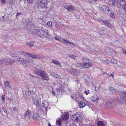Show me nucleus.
<instances>
[{"mask_svg":"<svg viewBox=\"0 0 126 126\" xmlns=\"http://www.w3.org/2000/svg\"><path fill=\"white\" fill-rule=\"evenodd\" d=\"M32 105L36 106V108L40 109L43 112L46 111L48 106V103L47 102L44 101L41 103L40 96H37L35 94V96L32 97Z\"/></svg>","mask_w":126,"mask_h":126,"instance_id":"obj_1","label":"nucleus"},{"mask_svg":"<svg viewBox=\"0 0 126 126\" xmlns=\"http://www.w3.org/2000/svg\"><path fill=\"white\" fill-rule=\"evenodd\" d=\"M24 25L28 31L30 32V33L35 35H39L40 34V28L39 29H35L33 30L32 28H33L34 26L32 23L29 20V19L27 18L24 22Z\"/></svg>","mask_w":126,"mask_h":126,"instance_id":"obj_2","label":"nucleus"},{"mask_svg":"<svg viewBox=\"0 0 126 126\" xmlns=\"http://www.w3.org/2000/svg\"><path fill=\"white\" fill-rule=\"evenodd\" d=\"M89 59L87 58L83 57L82 58V61L83 63H77L76 64V66L81 69H85L86 68H89L92 65V64L91 63L86 61H88Z\"/></svg>","mask_w":126,"mask_h":126,"instance_id":"obj_3","label":"nucleus"},{"mask_svg":"<svg viewBox=\"0 0 126 126\" xmlns=\"http://www.w3.org/2000/svg\"><path fill=\"white\" fill-rule=\"evenodd\" d=\"M118 94L120 97L117 98V101L121 104L126 103V92L125 91L119 92Z\"/></svg>","mask_w":126,"mask_h":126,"instance_id":"obj_4","label":"nucleus"},{"mask_svg":"<svg viewBox=\"0 0 126 126\" xmlns=\"http://www.w3.org/2000/svg\"><path fill=\"white\" fill-rule=\"evenodd\" d=\"M38 9H46L47 4V0H38Z\"/></svg>","mask_w":126,"mask_h":126,"instance_id":"obj_5","label":"nucleus"},{"mask_svg":"<svg viewBox=\"0 0 126 126\" xmlns=\"http://www.w3.org/2000/svg\"><path fill=\"white\" fill-rule=\"evenodd\" d=\"M20 54L22 55H24L25 57H28L31 59L32 58H37L40 59L41 57L40 56H36L33 53L30 54L28 52H21Z\"/></svg>","mask_w":126,"mask_h":126,"instance_id":"obj_6","label":"nucleus"},{"mask_svg":"<svg viewBox=\"0 0 126 126\" xmlns=\"http://www.w3.org/2000/svg\"><path fill=\"white\" fill-rule=\"evenodd\" d=\"M26 58L24 60L22 58L19 57L18 61L20 62L23 64H25L28 63H30L32 62V60L28 57H25Z\"/></svg>","mask_w":126,"mask_h":126,"instance_id":"obj_7","label":"nucleus"},{"mask_svg":"<svg viewBox=\"0 0 126 126\" xmlns=\"http://www.w3.org/2000/svg\"><path fill=\"white\" fill-rule=\"evenodd\" d=\"M120 7L126 12V2L124 0H118Z\"/></svg>","mask_w":126,"mask_h":126,"instance_id":"obj_8","label":"nucleus"},{"mask_svg":"<svg viewBox=\"0 0 126 126\" xmlns=\"http://www.w3.org/2000/svg\"><path fill=\"white\" fill-rule=\"evenodd\" d=\"M62 42L64 44L69 46L70 47H71V46H76V45L74 44L73 42H70L69 40L66 39H62Z\"/></svg>","mask_w":126,"mask_h":126,"instance_id":"obj_9","label":"nucleus"},{"mask_svg":"<svg viewBox=\"0 0 126 126\" xmlns=\"http://www.w3.org/2000/svg\"><path fill=\"white\" fill-rule=\"evenodd\" d=\"M40 77L42 78L43 79L47 81L49 79L47 74L45 71H42Z\"/></svg>","mask_w":126,"mask_h":126,"instance_id":"obj_10","label":"nucleus"},{"mask_svg":"<svg viewBox=\"0 0 126 126\" xmlns=\"http://www.w3.org/2000/svg\"><path fill=\"white\" fill-rule=\"evenodd\" d=\"M80 116V114L78 113L72 116V117L73 118L72 120L76 122L78 121H80L82 119V118Z\"/></svg>","mask_w":126,"mask_h":126,"instance_id":"obj_11","label":"nucleus"},{"mask_svg":"<svg viewBox=\"0 0 126 126\" xmlns=\"http://www.w3.org/2000/svg\"><path fill=\"white\" fill-rule=\"evenodd\" d=\"M70 72L74 76H78L79 74L80 71L78 69L74 68L70 70Z\"/></svg>","mask_w":126,"mask_h":126,"instance_id":"obj_12","label":"nucleus"},{"mask_svg":"<svg viewBox=\"0 0 126 126\" xmlns=\"http://www.w3.org/2000/svg\"><path fill=\"white\" fill-rule=\"evenodd\" d=\"M39 36L42 37H47L48 36V34L44 30H43L42 29L40 28Z\"/></svg>","mask_w":126,"mask_h":126,"instance_id":"obj_13","label":"nucleus"},{"mask_svg":"<svg viewBox=\"0 0 126 126\" xmlns=\"http://www.w3.org/2000/svg\"><path fill=\"white\" fill-rule=\"evenodd\" d=\"M86 82L87 85L88 86H93V85L94 83H93V80L91 78L87 79Z\"/></svg>","mask_w":126,"mask_h":126,"instance_id":"obj_14","label":"nucleus"},{"mask_svg":"<svg viewBox=\"0 0 126 126\" xmlns=\"http://www.w3.org/2000/svg\"><path fill=\"white\" fill-rule=\"evenodd\" d=\"M11 56L12 57V61H11V60L10 61L9 60H9V64H12L13 63H14L15 62V61L16 60H17L18 61V60L19 58H17L15 56H14L15 55V54H11Z\"/></svg>","mask_w":126,"mask_h":126,"instance_id":"obj_15","label":"nucleus"},{"mask_svg":"<svg viewBox=\"0 0 126 126\" xmlns=\"http://www.w3.org/2000/svg\"><path fill=\"white\" fill-rule=\"evenodd\" d=\"M109 90L110 91V94H115L118 92V90L113 87H110L109 88Z\"/></svg>","mask_w":126,"mask_h":126,"instance_id":"obj_16","label":"nucleus"},{"mask_svg":"<svg viewBox=\"0 0 126 126\" xmlns=\"http://www.w3.org/2000/svg\"><path fill=\"white\" fill-rule=\"evenodd\" d=\"M9 61L8 59H3L2 60H0V65H3L4 63L6 64H9Z\"/></svg>","mask_w":126,"mask_h":126,"instance_id":"obj_17","label":"nucleus"},{"mask_svg":"<svg viewBox=\"0 0 126 126\" xmlns=\"http://www.w3.org/2000/svg\"><path fill=\"white\" fill-rule=\"evenodd\" d=\"M107 6L105 5H100L98 9L100 12L101 13H103L106 9Z\"/></svg>","mask_w":126,"mask_h":126,"instance_id":"obj_18","label":"nucleus"},{"mask_svg":"<svg viewBox=\"0 0 126 126\" xmlns=\"http://www.w3.org/2000/svg\"><path fill=\"white\" fill-rule=\"evenodd\" d=\"M4 84L5 87L8 90H10L11 89V85L9 84V81H5L4 82Z\"/></svg>","mask_w":126,"mask_h":126,"instance_id":"obj_19","label":"nucleus"},{"mask_svg":"<svg viewBox=\"0 0 126 126\" xmlns=\"http://www.w3.org/2000/svg\"><path fill=\"white\" fill-rule=\"evenodd\" d=\"M99 99V98L97 97V95L96 94H94L91 99L92 101L96 103L97 102Z\"/></svg>","mask_w":126,"mask_h":126,"instance_id":"obj_20","label":"nucleus"},{"mask_svg":"<svg viewBox=\"0 0 126 126\" xmlns=\"http://www.w3.org/2000/svg\"><path fill=\"white\" fill-rule=\"evenodd\" d=\"M33 119L34 120H39L40 119V117L38 113H35L33 116Z\"/></svg>","mask_w":126,"mask_h":126,"instance_id":"obj_21","label":"nucleus"},{"mask_svg":"<svg viewBox=\"0 0 126 126\" xmlns=\"http://www.w3.org/2000/svg\"><path fill=\"white\" fill-rule=\"evenodd\" d=\"M93 86L94 87V88L93 89V90H98L100 87L99 84L97 82L95 83L94 85V84Z\"/></svg>","mask_w":126,"mask_h":126,"instance_id":"obj_22","label":"nucleus"},{"mask_svg":"<svg viewBox=\"0 0 126 126\" xmlns=\"http://www.w3.org/2000/svg\"><path fill=\"white\" fill-rule=\"evenodd\" d=\"M50 74L52 76L54 77L55 78H56L58 79H61V76L56 73L55 72H51L50 73Z\"/></svg>","mask_w":126,"mask_h":126,"instance_id":"obj_23","label":"nucleus"},{"mask_svg":"<svg viewBox=\"0 0 126 126\" xmlns=\"http://www.w3.org/2000/svg\"><path fill=\"white\" fill-rule=\"evenodd\" d=\"M31 114V112L30 110H27L24 114V117L25 118L26 117L27 118H29Z\"/></svg>","mask_w":126,"mask_h":126,"instance_id":"obj_24","label":"nucleus"},{"mask_svg":"<svg viewBox=\"0 0 126 126\" xmlns=\"http://www.w3.org/2000/svg\"><path fill=\"white\" fill-rule=\"evenodd\" d=\"M103 22L105 24V26H107L108 28H112L111 24L107 21L104 20L103 21Z\"/></svg>","mask_w":126,"mask_h":126,"instance_id":"obj_25","label":"nucleus"},{"mask_svg":"<svg viewBox=\"0 0 126 126\" xmlns=\"http://www.w3.org/2000/svg\"><path fill=\"white\" fill-rule=\"evenodd\" d=\"M106 8L103 13L106 15H108L110 13V10L109 7L108 6H107Z\"/></svg>","mask_w":126,"mask_h":126,"instance_id":"obj_26","label":"nucleus"},{"mask_svg":"<svg viewBox=\"0 0 126 126\" xmlns=\"http://www.w3.org/2000/svg\"><path fill=\"white\" fill-rule=\"evenodd\" d=\"M110 55L111 56H116L117 55L116 53L111 48L110 49Z\"/></svg>","mask_w":126,"mask_h":126,"instance_id":"obj_27","label":"nucleus"},{"mask_svg":"<svg viewBox=\"0 0 126 126\" xmlns=\"http://www.w3.org/2000/svg\"><path fill=\"white\" fill-rule=\"evenodd\" d=\"M52 62L54 64L59 66H61V65L60 62L57 60L53 59L52 60Z\"/></svg>","mask_w":126,"mask_h":126,"instance_id":"obj_28","label":"nucleus"},{"mask_svg":"<svg viewBox=\"0 0 126 126\" xmlns=\"http://www.w3.org/2000/svg\"><path fill=\"white\" fill-rule=\"evenodd\" d=\"M86 105L85 102L83 101H80L79 103V106L80 108H83Z\"/></svg>","mask_w":126,"mask_h":126,"instance_id":"obj_29","label":"nucleus"},{"mask_svg":"<svg viewBox=\"0 0 126 126\" xmlns=\"http://www.w3.org/2000/svg\"><path fill=\"white\" fill-rule=\"evenodd\" d=\"M97 126H105V124L102 121H99L97 123Z\"/></svg>","mask_w":126,"mask_h":126,"instance_id":"obj_30","label":"nucleus"},{"mask_svg":"<svg viewBox=\"0 0 126 126\" xmlns=\"http://www.w3.org/2000/svg\"><path fill=\"white\" fill-rule=\"evenodd\" d=\"M29 89L30 91L32 93H34L36 91L35 88L33 87H29Z\"/></svg>","mask_w":126,"mask_h":126,"instance_id":"obj_31","label":"nucleus"},{"mask_svg":"<svg viewBox=\"0 0 126 126\" xmlns=\"http://www.w3.org/2000/svg\"><path fill=\"white\" fill-rule=\"evenodd\" d=\"M58 92V93L60 94V93H63L65 92V91L63 89L61 88H59L57 89Z\"/></svg>","mask_w":126,"mask_h":126,"instance_id":"obj_32","label":"nucleus"},{"mask_svg":"<svg viewBox=\"0 0 126 126\" xmlns=\"http://www.w3.org/2000/svg\"><path fill=\"white\" fill-rule=\"evenodd\" d=\"M61 119L59 118L56 120V124L57 125H58L59 126H61L62 124L61 123Z\"/></svg>","mask_w":126,"mask_h":126,"instance_id":"obj_33","label":"nucleus"},{"mask_svg":"<svg viewBox=\"0 0 126 126\" xmlns=\"http://www.w3.org/2000/svg\"><path fill=\"white\" fill-rule=\"evenodd\" d=\"M13 8L11 7H8L6 9V11L8 14H9L13 12Z\"/></svg>","mask_w":126,"mask_h":126,"instance_id":"obj_34","label":"nucleus"},{"mask_svg":"<svg viewBox=\"0 0 126 126\" xmlns=\"http://www.w3.org/2000/svg\"><path fill=\"white\" fill-rule=\"evenodd\" d=\"M106 106L109 108H112L113 107L112 104L110 102H107L106 103Z\"/></svg>","mask_w":126,"mask_h":126,"instance_id":"obj_35","label":"nucleus"},{"mask_svg":"<svg viewBox=\"0 0 126 126\" xmlns=\"http://www.w3.org/2000/svg\"><path fill=\"white\" fill-rule=\"evenodd\" d=\"M69 117V115L67 113H65V114L63 116L62 118L64 120H66Z\"/></svg>","mask_w":126,"mask_h":126,"instance_id":"obj_36","label":"nucleus"},{"mask_svg":"<svg viewBox=\"0 0 126 126\" xmlns=\"http://www.w3.org/2000/svg\"><path fill=\"white\" fill-rule=\"evenodd\" d=\"M115 3H116V1L115 0H110L109 2V3L112 6L115 5Z\"/></svg>","mask_w":126,"mask_h":126,"instance_id":"obj_37","label":"nucleus"},{"mask_svg":"<svg viewBox=\"0 0 126 126\" xmlns=\"http://www.w3.org/2000/svg\"><path fill=\"white\" fill-rule=\"evenodd\" d=\"M26 44L30 47H32L34 46L33 42H30L26 43Z\"/></svg>","mask_w":126,"mask_h":126,"instance_id":"obj_38","label":"nucleus"},{"mask_svg":"<svg viewBox=\"0 0 126 126\" xmlns=\"http://www.w3.org/2000/svg\"><path fill=\"white\" fill-rule=\"evenodd\" d=\"M42 71L41 70H40L38 69L36 70V71L35 72L36 74L38 75H39L40 76L42 72Z\"/></svg>","mask_w":126,"mask_h":126,"instance_id":"obj_39","label":"nucleus"},{"mask_svg":"<svg viewBox=\"0 0 126 126\" xmlns=\"http://www.w3.org/2000/svg\"><path fill=\"white\" fill-rule=\"evenodd\" d=\"M0 16V21H4L6 20V19L4 18L6 16L4 15V16Z\"/></svg>","mask_w":126,"mask_h":126,"instance_id":"obj_40","label":"nucleus"},{"mask_svg":"<svg viewBox=\"0 0 126 126\" xmlns=\"http://www.w3.org/2000/svg\"><path fill=\"white\" fill-rule=\"evenodd\" d=\"M0 16V21H4L6 20V19L4 18L6 16L4 15V16Z\"/></svg>","mask_w":126,"mask_h":126,"instance_id":"obj_41","label":"nucleus"},{"mask_svg":"<svg viewBox=\"0 0 126 126\" xmlns=\"http://www.w3.org/2000/svg\"><path fill=\"white\" fill-rule=\"evenodd\" d=\"M70 10L72 11L74 10V8L72 7L71 5H69V9L68 11L69 12Z\"/></svg>","mask_w":126,"mask_h":126,"instance_id":"obj_42","label":"nucleus"},{"mask_svg":"<svg viewBox=\"0 0 126 126\" xmlns=\"http://www.w3.org/2000/svg\"><path fill=\"white\" fill-rule=\"evenodd\" d=\"M110 16L112 18H114L115 17V16L114 13L112 12V11H110Z\"/></svg>","mask_w":126,"mask_h":126,"instance_id":"obj_43","label":"nucleus"},{"mask_svg":"<svg viewBox=\"0 0 126 126\" xmlns=\"http://www.w3.org/2000/svg\"><path fill=\"white\" fill-rule=\"evenodd\" d=\"M52 23L51 21L48 22L47 23V25L49 27H51L52 26Z\"/></svg>","mask_w":126,"mask_h":126,"instance_id":"obj_44","label":"nucleus"},{"mask_svg":"<svg viewBox=\"0 0 126 126\" xmlns=\"http://www.w3.org/2000/svg\"><path fill=\"white\" fill-rule=\"evenodd\" d=\"M90 3H92L95 2L97 0H87Z\"/></svg>","mask_w":126,"mask_h":126,"instance_id":"obj_45","label":"nucleus"},{"mask_svg":"<svg viewBox=\"0 0 126 126\" xmlns=\"http://www.w3.org/2000/svg\"><path fill=\"white\" fill-rule=\"evenodd\" d=\"M4 96V95H3L1 98V100L3 102H4L5 101V97Z\"/></svg>","mask_w":126,"mask_h":126,"instance_id":"obj_46","label":"nucleus"},{"mask_svg":"<svg viewBox=\"0 0 126 126\" xmlns=\"http://www.w3.org/2000/svg\"><path fill=\"white\" fill-rule=\"evenodd\" d=\"M2 109L7 114H8V111L5 108L2 107Z\"/></svg>","mask_w":126,"mask_h":126,"instance_id":"obj_47","label":"nucleus"},{"mask_svg":"<svg viewBox=\"0 0 126 126\" xmlns=\"http://www.w3.org/2000/svg\"><path fill=\"white\" fill-rule=\"evenodd\" d=\"M70 58H71L72 59H76L77 58L76 57V56L73 55H71V56H70Z\"/></svg>","mask_w":126,"mask_h":126,"instance_id":"obj_48","label":"nucleus"},{"mask_svg":"<svg viewBox=\"0 0 126 126\" xmlns=\"http://www.w3.org/2000/svg\"><path fill=\"white\" fill-rule=\"evenodd\" d=\"M84 93L86 95H88L90 94L89 91V90H87L84 91Z\"/></svg>","mask_w":126,"mask_h":126,"instance_id":"obj_49","label":"nucleus"},{"mask_svg":"<svg viewBox=\"0 0 126 126\" xmlns=\"http://www.w3.org/2000/svg\"><path fill=\"white\" fill-rule=\"evenodd\" d=\"M25 94L27 96H28L30 95V94L28 91H26L25 92Z\"/></svg>","mask_w":126,"mask_h":126,"instance_id":"obj_50","label":"nucleus"},{"mask_svg":"<svg viewBox=\"0 0 126 126\" xmlns=\"http://www.w3.org/2000/svg\"><path fill=\"white\" fill-rule=\"evenodd\" d=\"M103 61L104 63L106 64L109 63V61L108 60H104Z\"/></svg>","mask_w":126,"mask_h":126,"instance_id":"obj_51","label":"nucleus"},{"mask_svg":"<svg viewBox=\"0 0 126 126\" xmlns=\"http://www.w3.org/2000/svg\"><path fill=\"white\" fill-rule=\"evenodd\" d=\"M111 62L114 64L115 63H116V60H115L114 59H112L111 60Z\"/></svg>","mask_w":126,"mask_h":126,"instance_id":"obj_52","label":"nucleus"},{"mask_svg":"<svg viewBox=\"0 0 126 126\" xmlns=\"http://www.w3.org/2000/svg\"><path fill=\"white\" fill-rule=\"evenodd\" d=\"M27 2L30 3H32L34 0H27Z\"/></svg>","mask_w":126,"mask_h":126,"instance_id":"obj_53","label":"nucleus"},{"mask_svg":"<svg viewBox=\"0 0 126 126\" xmlns=\"http://www.w3.org/2000/svg\"><path fill=\"white\" fill-rule=\"evenodd\" d=\"M21 13H17L16 15V17H18L20 15H21Z\"/></svg>","mask_w":126,"mask_h":126,"instance_id":"obj_54","label":"nucleus"},{"mask_svg":"<svg viewBox=\"0 0 126 126\" xmlns=\"http://www.w3.org/2000/svg\"><path fill=\"white\" fill-rule=\"evenodd\" d=\"M9 2L11 4H13L14 2V1L13 0H9Z\"/></svg>","mask_w":126,"mask_h":126,"instance_id":"obj_55","label":"nucleus"},{"mask_svg":"<svg viewBox=\"0 0 126 126\" xmlns=\"http://www.w3.org/2000/svg\"><path fill=\"white\" fill-rule=\"evenodd\" d=\"M1 2L2 4L5 3V0H1Z\"/></svg>","mask_w":126,"mask_h":126,"instance_id":"obj_56","label":"nucleus"},{"mask_svg":"<svg viewBox=\"0 0 126 126\" xmlns=\"http://www.w3.org/2000/svg\"><path fill=\"white\" fill-rule=\"evenodd\" d=\"M64 7L68 11L69 9V6H64Z\"/></svg>","mask_w":126,"mask_h":126,"instance_id":"obj_57","label":"nucleus"},{"mask_svg":"<svg viewBox=\"0 0 126 126\" xmlns=\"http://www.w3.org/2000/svg\"><path fill=\"white\" fill-rule=\"evenodd\" d=\"M122 51L123 53L126 55V50L124 49H123Z\"/></svg>","mask_w":126,"mask_h":126,"instance_id":"obj_58","label":"nucleus"},{"mask_svg":"<svg viewBox=\"0 0 126 126\" xmlns=\"http://www.w3.org/2000/svg\"><path fill=\"white\" fill-rule=\"evenodd\" d=\"M84 99L85 100V103H86L87 104H88V105H89L90 104V102L87 101H86L85 99L84 98Z\"/></svg>","mask_w":126,"mask_h":126,"instance_id":"obj_59","label":"nucleus"},{"mask_svg":"<svg viewBox=\"0 0 126 126\" xmlns=\"http://www.w3.org/2000/svg\"><path fill=\"white\" fill-rule=\"evenodd\" d=\"M101 29L103 31H104L105 30V29L103 27H101Z\"/></svg>","mask_w":126,"mask_h":126,"instance_id":"obj_60","label":"nucleus"},{"mask_svg":"<svg viewBox=\"0 0 126 126\" xmlns=\"http://www.w3.org/2000/svg\"><path fill=\"white\" fill-rule=\"evenodd\" d=\"M52 94L53 95H56V94H55L54 92V91H52Z\"/></svg>","mask_w":126,"mask_h":126,"instance_id":"obj_61","label":"nucleus"},{"mask_svg":"<svg viewBox=\"0 0 126 126\" xmlns=\"http://www.w3.org/2000/svg\"><path fill=\"white\" fill-rule=\"evenodd\" d=\"M55 39L57 40H59V37H56L55 38Z\"/></svg>","mask_w":126,"mask_h":126,"instance_id":"obj_62","label":"nucleus"},{"mask_svg":"<svg viewBox=\"0 0 126 126\" xmlns=\"http://www.w3.org/2000/svg\"><path fill=\"white\" fill-rule=\"evenodd\" d=\"M13 109L14 111H15L16 110H17L16 108L15 107L13 108Z\"/></svg>","mask_w":126,"mask_h":126,"instance_id":"obj_63","label":"nucleus"},{"mask_svg":"<svg viewBox=\"0 0 126 126\" xmlns=\"http://www.w3.org/2000/svg\"><path fill=\"white\" fill-rule=\"evenodd\" d=\"M71 125H72V126H77V125L75 124H73V123H72L71 124Z\"/></svg>","mask_w":126,"mask_h":126,"instance_id":"obj_64","label":"nucleus"}]
</instances>
